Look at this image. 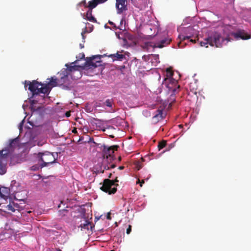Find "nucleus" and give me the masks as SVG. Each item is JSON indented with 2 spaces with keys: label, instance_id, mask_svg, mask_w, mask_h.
Returning <instances> with one entry per match:
<instances>
[{
  "label": "nucleus",
  "instance_id": "5701e85b",
  "mask_svg": "<svg viewBox=\"0 0 251 251\" xmlns=\"http://www.w3.org/2000/svg\"><path fill=\"white\" fill-rule=\"evenodd\" d=\"M114 104V101L112 99H107L103 103L104 105H105L110 108H112Z\"/></svg>",
  "mask_w": 251,
  "mask_h": 251
},
{
  "label": "nucleus",
  "instance_id": "412c9836",
  "mask_svg": "<svg viewBox=\"0 0 251 251\" xmlns=\"http://www.w3.org/2000/svg\"><path fill=\"white\" fill-rule=\"evenodd\" d=\"M192 36L191 35H187L186 36L183 35H180L178 36V38L180 40V42L178 43V45L179 48H182V47L181 46V44H182V42L184 41L186 39H190Z\"/></svg>",
  "mask_w": 251,
  "mask_h": 251
},
{
  "label": "nucleus",
  "instance_id": "f704fd0d",
  "mask_svg": "<svg viewBox=\"0 0 251 251\" xmlns=\"http://www.w3.org/2000/svg\"><path fill=\"white\" fill-rule=\"evenodd\" d=\"M79 47H80V49H82V48H84V45H83V44H79Z\"/></svg>",
  "mask_w": 251,
  "mask_h": 251
},
{
  "label": "nucleus",
  "instance_id": "c85d7f7f",
  "mask_svg": "<svg viewBox=\"0 0 251 251\" xmlns=\"http://www.w3.org/2000/svg\"><path fill=\"white\" fill-rule=\"evenodd\" d=\"M79 4L83 5V6L85 7H88V4L87 5V3H86V0H83L82 1H81V2L79 3Z\"/></svg>",
  "mask_w": 251,
  "mask_h": 251
},
{
  "label": "nucleus",
  "instance_id": "1a4fd4ad",
  "mask_svg": "<svg viewBox=\"0 0 251 251\" xmlns=\"http://www.w3.org/2000/svg\"><path fill=\"white\" fill-rule=\"evenodd\" d=\"M170 41L171 40L165 39L162 40L160 43H154L152 42H148L145 43L144 48L146 49L147 50H149L150 48H162L165 46L164 44H169Z\"/></svg>",
  "mask_w": 251,
  "mask_h": 251
},
{
  "label": "nucleus",
  "instance_id": "ea45409f",
  "mask_svg": "<svg viewBox=\"0 0 251 251\" xmlns=\"http://www.w3.org/2000/svg\"><path fill=\"white\" fill-rule=\"evenodd\" d=\"M141 166H138H138H137V170H140V169H141Z\"/></svg>",
  "mask_w": 251,
  "mask_h": 251
},
{
  "label": "nucleus",
  "instance_id": "2eb2a0df",
  "mask_svg": "<svg viewBox=\"0 0 251 251\" xmlns=\"http://www.w3.org/2000/svg\"><path fill=\"white\" fill-rule=\"evenodd\" d=\"M50 89L51 88H50L49 84H44L41 83V85H40V87L39 91V94L43 93L44 94H48L50 93Z\"/></svg>",
  "mask_w": 251,
  "mask_h": 251
},
{
  "label": "nucleus",
  "instance_id": "58836bf2",
  "mask_svg": "<svg viewBox=\"0 0 251 251\" xmlns=\"http://www.w3.org/2000/svg\"><path fill=\"white\" fill-rule=\"evenodd\" d=\"M124 168V166H120V167H119V169L120 170H123Z\"/></svg>",
  "mask_w": 251,
  "mask_h": 251
},
{
  "label": "nucleus",
  "instance_id": "a19ab883",
  "mask_svg": "<svg viewBox=\"0 0 251 251\" xmlns=\"http://www.w3.org/2000/svg\"><path fill=\"white\" fill-rule=\"evenodd\" d=\"M144 183V180H142V182L140 183V186H142V184Z\"/></svg>",
  "mask_w": 251,
  "mask_h": 251
},
{
  "label": "nucleus",
  "instance_id": "0eeeda50",
  "mask_svg": "<svg viewBox=\"0 0 251 251\" xmlns=\"http://www.w3.org/2000/svg\"><path fill=\"white\" fill-rule=\"evenodd\" d=\"M118 145H114L110 147H107L103 146V149L102 151L103 156L104 158L103 163L105 161L108 162V159L110 161L113 159V154L115 151H117L119 148Z\"/></svg>",
  "mask_w": 251,
  "mask_h": 251
},
{
  "label": "nucleus",
  "instance_id": "a878e982",
  "mask_svg": "<svg viewBox=\"0 0 251 251\" xmlns=\"http://www.w3.org/2000/svg\"><path fill=\"white\" fill-rule=\"evenodd\" d=\"M166 142L164 140H163L160 142H159L158 145V148L159 150L162 149L164 148L166 145Z\"/></svg>",
  "mask_w": 251,
  "mask_h": 251
},
{
  "label": "nucleus",
  "instance_id": "37998d69",
  "mask_svg": "<svg viewBox=\"0 0 251 251\" xmlns=\"http://www.w3.org/2000/svg\"><path fill=\"white\" fill-rule=\"evenodd\" d=\"M111 176H112V174H111V173H110V174L109 175V176H108V177H109V178H111Z\"/></svg>",
  "mask_w": 251,
  "mask_h": 251
},
{
  "label": "nucleus",
  "instance_id": "4be33fe9",
  "mask_svg": "<svg viewBox=\"0 0 251 251\" xmlns=\"http://www.w3.org/2000/svg\"><path fill=\"white\" fill-rule=\"evenodd\" d=\"M115 128L112 126H108L107 127L103 129L102 130L103 131L106 132V134H109V136L111 138H113L114 136L113 134H110V132H109L110 130H114Z\"/></svg>",
  "mask_w": 251,
  "mask_h": 251
},
{
  "label": "nucleus",
  "instance_id": "bb28decb",
  "mask_svg": "<svg viewBox=\"0 0 251 251\" xmlns=\"http://www.w3.org/2000/svg\"><path fill=\"white\" fill-rule=\"evenodd\" d=\"M186 32H190V35L192 36V37L194 35V34H195V32H196V31L194 30V29L191 27H189L186 29Z\"/></svg>",
  "mask_w": 251,
  "mask_h": 251
},
{
  "label": "nucleus",
  "instance_id": "b1692460",
  "mask_svg": "<svg viewBox=\"0 0 251 251\" xmlns=\"http://www.w3.org/2000/svg\"><path fill=\"white\" fill-rule=\"evenodd\" d=\"M1 206V208H5V209L2 210L4 211H6V210L11 211H12V212H14L15 211L14 208L10 204H7V205H6L5 206Z\"/></svg>",
  "mask_w": 251,
  "mask_h": 251
},
{
  "label": "nucleus",
  "instance_id": "6ab92c4d",
  "mask_svg": "<svg viewBox=\"0 0 251 251\" xmlns=\"http://www.w3.org/2000/svg\"><path fill=\"white\" fill-rule=\"evenodd\" d=\"M81 228V230L86 229L89 230V227L92 228V224L91 222L88 220H85L84 223H81L79 226Z\"/></svg>",
  "mask_w": 251,
  "mask_h": 251
},
{
  "label": "nucleus",
  "instance_id": "a211bd4d",
  "mask_svg": "<svg viewBox=\"0 0 251 251\" xmlns=\"http://www.w3.org/2000/svg\"><path fill=\"white\" fill-rule=\"evenodd\" d=\"M89 10L87 11L86 14V18L87 20L92 22H96L97 20L96 18L92 15V9L93 8H91L90 7H88Z\"/></svg>",
  "mask_w": 251,
  "mask_h": 251
},
{
  "label": "nucleus",
  "instance_id": "c9c22d12",
  "mask_svg": "<svg viewBox=\"0 0 251 251\" xmlns=\"http://www.w3.org/2000/svg\"><path fill=\"white\" fill-rule=\"evenodd\" d=\"M113 181H114V184H116V183H115L116 182H118L119 181H118V180L117 177H116V178L115 179V180H113Z\"/></svg>",
  "mask_w": 251,
  "mask_h": 251
},
{
  "label": "nucleus",
  "instance_id": "a18cd8bd",
  "mask_svg": "<svg viewBox=\"0 0 251 251\" xmlns=\"http://www.w3.org/2000/svg\"><path fill=\"white\" fill-rule=\"evenodd\" d=\"M2 203H3V202H0V207L1 206V205Z\"/></svg>",
  "mask_w": 251,
  "mask_h": 251
},
{
  "label": "nucleus",
  "instance_id": "39448f33",
  "mask_svg": "<svg viewBox=\"0 0 251 251\" xmlns=\"http://www.w3.org/2000/svg\"><path fill=\"white\" fill-rule=\"evenodd\" d=\"M118 185V184H114V181L113 180L107 178L103 180L100 189L109 195L114 194L117 191V186Z\"/></svg>",
  "mask_w": 251,
  "mask_h": 251
},
{
  "label": "nucleus",
  "instance_id": "393cba45",
  "mask_svg": "<svg viewBox=\"0 0 251 251\" xmlns=\"http://www.w3.org/2000/svg\"><path fill=\"white\" fill-rule=\"evenodd\" d=\"M103 166L104 170H106L109 169L110 168H115L116 167V165L114 164H110V163L106 164H105L104 162V163L103 162Z\"/></svg>",
  "mask_w": 251,
  "mask_h": 251
},
{
  "label": "nucleus",
  "instance_id": "9b49d317",
  "mask_svg": "<svg viewBox=\"0 0 251 251\" xmlns=\"http://www.w3.org/2000/svg\"><path fill=\"white\" fill-rule=\"evenodd\" d=\"M231 35L233 36L236 40H238L239 38L242 40H247L251 38V36L246 33L244 30H239L236 32H232L231 33Z\"/></svg>",
  "mask_w": 251,
  "mask_h": 251
},
{
  "label": "nucleus",
  "instance_id": "ddd939ff",
  "mask_svg": "<svg viewBox=\"0 0 251 251\" xmlns=\"http://www.w3.org/2000/svg\"><path fill=\"white\" fill-rule=\"evenodd\" d=\"M116 6L118 13H121L124 11H126L127 10L126 0H116Z\"/></svg>",
  "mask_w": 251,
  "mask_h": 251
},
{
  "label": "nucleus",
  "instance_id": "f257e3e1",
  "mask_svg": "<svg viewBox=\"0 0 251 251\" xmlns=\"http://www.w3.org/2000/svg\"><path fill=\"white\" fill-rule=\"evenodd\" d=\"M19 138L17 137L9 140L8 145L4 149L0 151V174L3 175L6 173V161L9 154L13 149L18 146Z\"/></svg>",
  "mask_w": 251,
  "mask_h": 251
},
{
  "label": "nucleus",
  "instance_id": "7c9ffc66",
  "mask_svg": "<svg viewBox=\"0 0 251 251\" xmlns=\"http://www.w3.org/2000/svg\"><path fill=\"white\" fill-rule=\"evenodd\" d=\"M109 24L112 25L114 29H117L118 28V27L116 26V25L114 24V23H113L112 22H111V21H109Z\"/></svg>",
  "mask_w": 251,
  "mask_h": 251
},
{
  "label": "nucleus",
  "instance_id": "7ed1b4c3",
  "mask_svg": "<svg viewBox=\"0 0 251 251\" xmlns=\"http://www.w3.org/2000/svg\"><path fill=\"white\" fill-rule=\"evenodd\" d=\"M65 66L67 67V69L63 73V76L61 77V81L63 79L67 80L69 75H70L73 79H77L81 77V74L78 68H82L81 66L76 65L72 66L67 64Z\"/></svg>",
  "mask_w": 251,
  "mask_h": 251
},
{
  "label": "nucleus",
  "instance_id": "f03ea898",
  "mask_svg": "<svg viewBox=\"0 0 251 251\" xmlns=\"http://www.w3.org/2000/svg\"><path fill=\"white\" fill-rule=\"evenodd\" d=\"M226 40L229 41L228 38H223L220 33L215 31L211 32L203 41L200 42V45L201 47H208L207 45H209L212 47L220 48L222 46L223 42Z\"/></svg>",
  "mask_w": 251,
  "mask_h": 251
},
{
  "label": "nucleus",
  "instance_id": "dca6fc26",
  "mask_svg": "<svg viewBox=\"0 0 251 251\" xmlns=\"http://www.w3.org/2000/svg\"><path fill=\"white\" fill-rule=\"evenodd\" d=\"M163 109H158L155 114V115L153 116L152 119L154 120L155 123L158 122L159 120L163 119Z\"/></svg>",
  "mask_w": 251,
  "mask_h": 251
},
{
  "label": "nucleus",
  "instance_id": "79ce46f5",
  "mask_svg": "<svg viewBox=\"0 0 251 251\" xmlns=\"http://www.w3.org/2000/svg\"><path fill=\"white\" fill-rule=\"evenodd\" d=\"M73 132H74V133H75V132H76V129H74L73 130Z\"/></svg>",
  "mask_w": 251,
  "mask_h": 251
},
{
  "label": "nucleus",
  "instance_id": "e433bc0d",
  "mask_svg": "<svg viewBox=\"0 0 251 251\" xmlns=\"http://www.w3.org/2000/svg\"><path fill=\"white\" fill-rule=\"evenodd\" d=\"M78 61V59L75 60L74 62L72 63L71 65L74 64H76L77 63Z\"/></svg>",
  "mask_w": 251,
  "mask_h": 251
},
{
  "label": "nucleus",
  "instance_id": "4c0bfd02",
  "mask_svg": "<svg viewBox=\"0 0 251 251\" xmlns=\"http://www.w3.org/2000/svg\"><path fill=\"white\" fill-rule=\"evenodd\" d=\"M190 42H193V43H196V40L191 39Z\"/></svg>",
  "mask_w": 251,
  "mask_h": 251
},
{
  "label": "nucleus",
  "instance_id": "423d86ee",
  "mask_svg": "<svg viewBox=\"0 0 251 251\" xmlns=\"http://www.w3.org/2000/svg\"><path fill=\"white\" fill-rule=\"evenodd\" d=\"M38 156L40 157V160L43 162V163L41 164L42 168L54 163L56 160L53 153L48 151L45 153L39 152Z\"/></svg>",
  "mask_w": 251,
  "mask_h": 251
},
{
  "label": "nucleus",
  "instance_id": "4468645a",
  "mask_svg": "<svg viewBox=\"0 0 251 251\" xmlns=\"http://www.w3.org/2000/svg\"><path fill=\"white\" fill-rule=\"evenodd\" d=\"M60 79H57L56 78H54L53 77H51L50 82L48 84L50 85L51 87L57 86V85H62L65 82L66 79H63L61 81Z\"/></svg>",
  "mask_w": 251,
  "mask_h": 251
},
{
  "label": "nucleus",
  "instance_id": "6e6552de",
  "mask_svg": "<svg viewBox=\"0 0 251 251\" xmlns=\"http://www.w3.org/2000/svg\"><path fill=\"white\" fill-rule=\"evenodd\" d=\"M100 55L93 56L92 57L86 58V61L82 66V68L84 69L86 67L89 68H96L97 67L100 65V61H96V62H94L93 60L95 59H100Z\"/></svg>",
  "mask_w": 251,
  "mask_h": 251
},
{
  "label": "nucleus",
  "instance_id": "49530a36",
  "mask_svg": "<svg viewBox=\"0 0 251 251\" xmlns=\"http://www.w3.org/2000/svg\"><path fill=\"white\" fill-rule=\"evenodd\" d=\"M111 251H113V250H111Z\"/></svg>",
  "mask_w": 251,
  "mask_h": 251
},
{
  "label": "nucleus",
  "instance_id": "aec40b11",
  "mask_svg": "<svg viewBox=\"0 0 251 251\" xmlns=\"http://www.w3.org/2000/svg\"><path fill=\"white\" fill-rule=\"evenodd\" d=\"M110 56L113 60H120L122 61L124 58H125V56L123 54H119L118 52L116 54H111Z\"/></svg>",
  "mask_w": 251,
  "mask_h": 251
},
{
  "label": "nucleus",
  "instance_id": "20e7f679",
  "mask_svg": "<svg viewBox=\"0 0 251 251\" xmlns=\"http://www.w3.org/2000/svg\"><path fill=\"white\" fill-rule=\"evenodd\" d=\"M166 76L164 80L166 83H167V87L169 91H172L173 93H175L178 91L179 88V85L177 84V81L174 79L172 76L174 72L171 68H167L166 71Z\"/></svg>",
  "mask_w": 251,
  "mask_h": 251
},
{
  "label": "nucleus",
  "instance_id": "f3484780",
  "mask_svg": "<svg viewBox=\"0 0 251 251\" xmlns=\"http://www.w3.org/2000/svg\"><path fill=\"white\" fill-rule=\"evenodd\" d=\"M107 0H92L89 1L88 7H90L91 8H94L99 4L104 3Z\"/></svg>",
  "mask_w": 251,
  "mask_h": 251
},
{
  "label": "nucleus",
  "instance_id": "2f4dec72",
  "mask_svg": "<svg viewBox=\"0 0 251 251\" xmlns=\"http://www.w3.org/2000/svg\"><path fill=\"white\" fill-rule=\"evenodd\" d=\"M65 115L67 117H69L71 116L70 111H67L65 113Z\"/></svg>",
  "mask_w": 251,
  "mask_h": 251
},
{
  "label": "nucleus",
  "instance_id": "c03bdc74",
  "mask_svg": "<svg viewBox=\"0 0 251 251\" xmlns=\"http://www.w3.org/2000/svg\"><path fill=\"white\" fill-rule=\"evenodd\" d=\"M56 251H62L60 249H57Z\"/></svg>",
  "mask_w": 251,
  "mask_h": 251
},
{
  "label": "nucleus",
  "instance_id": "473e14b6",
  "mask_svg": "<svg viewBox=\"0 0 251 251\" xmlns=\"http://www.w3.org/2000/svg\"><path fill=\"white\" fill-rule=\"evenodd\" d=\"M106 218L108 220H110L111 219V216H110V212H108L107 213V216H106Z\"/></svg>",
  "mask_w": 251,
  "mask_h": 251
},
{
  "label": "nucleus",
  "instance_id": "cd10ccee",
  "mask_svg": "<svg viewBox=\"0 0 251 251\" xmlns=\"http://www.w3.org/2000/svg\"><path fill=\"white\" fill-rule=\"evenodd\" d=\"M131 228H132L131 226V225H128V227L126 229V233L127 234H130V233L131 232Z\"/></svg>",
  "mask_w": 251,
  "mask_h": 251
},
{
  "label": "nucleus",
  "instance_id": "c756f323",
  "mask_svg": "<svg viewBox=\"0 0 251 251\" xmlns=\"http://www.w3.org/2000/svg\"><path fill=\"white\" fill-rule=\"evenodd\" d=\"M84 57H85V55H84V53H79V56H77L76 58H79L80 59H83L84 58Z\"/></svg>",
  "mask_w": 251,
  "mask_h": 251
},
{
  "label": "nucleus",
  "instance_id": "72a5a7b5",
  "mask_svg": "<svg viewBox=\"0 0 251 251\" xmlns=\"http://www.w3.org/2000/svg\"><path fill=\"white\" fill-rule=\"evenodd\" d=\"M85 31L82 32L81 33V36L82 37V38H83V40H84V39H85V36H84V35L85 34Z\"/></svg>",
  "mask_w": 251,
  "mask_h": 251
},
{
  "label": "nucleus",
  "instance_id": "f8f14e48",
  "mask_svg": "<svg viewBox=\"0 0 251 251\" xmlns=\"http://www.w3.org/2000/svg\"><path fill=\"white\" fill-rule=\"evenodd\" d=\"M10 190L9 188L6 187H0V200L7 201V199L10 197Z\"/></svg>",
  "mask_w": 251,
  "mask_h": 251
},
{
  "label": "nucleus",
  "instance_id": "9d476101",
  "mask_svg": "<svg viewBox=\"0 0 251 251\" xmlns=\"http://www.w3.org/2000/svg\"><path fill=\"white\" fill-rule=\"evenodd\" d=\"M27 85H29L28 90L32 93L33 95L39 94V87L41 85V83H39L36 80H33L31 82L29 81H25V87H26Z\"/></svg>",
  "mask_w": 251,
  "mask_h": 251
}]
</instances>
